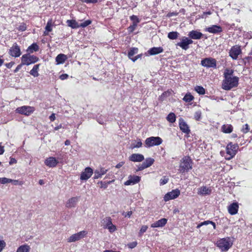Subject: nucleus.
<instances>
[{"mask_svg": "<svg viewBox=\"0 0 252 252\" xmlns=\"http://www.w3.org/2000/svg\"><path fill=\"white\" fill-rule=\"evenodd\" d=\"M201 112L200 111H197L194 113V117L196 121H199L201 117Z\"/></svg>", "mask_w": 252, "mask_h": 252, "instance_id": "c03bdc74", "label": "nucleus"}, {"mask_svg": "<svg viewBox=\"0 0 252 252\" xmlns=\"http://www.w3.org/2000/svg\"><path fill=\"white\" fill-rule=\"evenodd\" d=\"M87 234V231L83 230L70 236L67 239L68 242H74L83 238Z\"/></svg>", "mask_w": 252, "mask_h": 252, "instance_id": "9d476101", "label": "nucleus"}, {"mask_svg": "<svg viewBox=\"0 0 252 252\" xmlns=\"http://www.w3.org/2000/svg\"><path fill=\"white\" fill-rule=\"evenodd\" d=\"M241 52L240 46L236 45L232 47L230 50L229 55L233 59L236 60Z\"/></svg>", "mask_w": 252, "mask_h": 252, "instance_id": "2eb2a0df", "label": "nucleus"}, {"mask_svg": "<svg viewBox=\"0 0 252 252\" xmlns=\"http://www.w3.org/2000/svg\"><path fill=\"white\" fill-rule=\"evenodd\" d=\"M82 2H86L87 3H95L97 2V0H79Z\"/></svg>", "mask_w": 252, "mask_h": 252, "instance_id": "603ef678", "label": "nucleus"}, {"mask_svg": "<svg viewBox=\"0 0 252 252\" xmlns=\"http://www.w3.org/2000/svg\"><path fill=\"white\" fill-rule=\"evenodd\" d=\"M217 245L222 251H227L232 246V243L229 237L220 239L217 242Z\"/></svg>", "mask_w": 252, "mask_h": 252, "instance_id": "7ed1b4c3", "label": "nucleus"}, {"mask_svg": "<svg viewBox=\"0 0 252 252\" xmlns=\"http://www.w3.org/2000/svg\"><path fill=\"white\" fill-rule=\"evenodd\" d=\"M68 77V75L67 74H63L60 76V78L62 80H65L67 79Z\"/></svg>", "mask_w": 252, "mask_h": 252, "instance_id": "bf43d9fd", "label": "nucleus"}, {"mask_svg": "<svg viewBox=\"0 0 252 252\" xmlns=\"http://www.w3.org/2000/svg\"><path fill=\"white\" fill-rule=\"evenodd\" d=\"M154 159L152 158H147L143 162L145 167L148 168L151 166L154 162Z\"/></svg>", "mask_w": 252, "mask_h": 252, "instance_id": "f704fd0d", "label": "nucleus"}, {"mask_svg": "<svg viewBox=\"0 0 252 252\" xmlns=\"http://www.w3.org/2000/svg\"><path fill=\"white\" fill-rule=\"evenodd\" d=\"M169 180V179L168 177L166 176L163 177L160 180V185H164L166 184Z\"/></svg>", "mask_w": 252, "mask_h": 252, "instance_id": "49530a36", "label": "nucleus"}, {"mask_svg": "<svg viewBox=\"0 0 252 252\" xmlns=\"http://www.w3.org/2000/svg\"><path fill=\"white\" fill-rule=\"evenodd\" d=\"M92 23L91 20H86L84 22L80 24V27L85 28L90 25Z\"/></svg>", "mask_w": 252, "mask_h": 252, "instance_id": "de8ad7c7", "label": "nucleus"}, {"mask_svg": "<svg viewBox=\"0 0 252 252\" xmlns=\"http://www.w3.org/2000/svg\"><path fill=\"white\" fill-rule=\"evenodd\" d=\"M147 229H148V226L147 225H143V226H142V227H141V229L140 230L139 233L140 234H142L143 233H144L146 231Z\"/></svg>", "mask_w": 252, "mask_h": 252, "instance_id": "864d4df0", "label": "nucleus"}, {"mask_svg": "<svg viewBox=\"0 0 252 252\" xmlns=\"http://www.w3.org/2000/svg\"><path fill=\"white\" fill-rule=\"evenodd\" d=\"M5 246V243L4 241H0V252L2 250Z\"/></svg>", "mask_w": 252, "mask_h": 252, "instance_id": "13d9d810", "label": "nucleus"}, {"mask_svg": "<svg viewBox=\"0 0 252 252\" xmlns=\"http://www.w3.org/2000/svg\"><path fill=\"white\" fill-rule=\"evenodd\" d=\"M137 243L136 242H132L131 243L128 244L127 246L129 248L133 249L137 246Z\"/></svg>", "mask_w": 252, "mask_h": 252, "instance_id": "5fc2aeb1", "label": "nucleus"}, {"mask_svg": "<svg viewBox=\"0 0 252 252\" xmlns=\"http://www.w3.org/2000/svg\"><path fill=\"white\" fill-rule=\"evenodd\" d=\"M239 78L237 77H226L223 81L222 88L225 90H230L236 87L238 84Z\"/></svg>", "mask_w": 252, "mask_h": 252, "instance_id": "f257e3e1", "label": "nucleus"}, {"mask_svg": "<svg viewBox=\"0 0 252 252\" xmlns=\"http://www.w3.org/2000/svg\"><path fill=\"white\" fill-rule=\"evenodd\" d=\"M201 64L207 68H216L217 66L216 60L212 58H206L201 61Z\"/></svg>", "mask_w": 252, "mask_h": 252, "instance_id": "0eeeda50", "label": "nucleus"}, {"mask_svg": "<svg viewBox=\"0 0 252 252\" xmlns=\"http://www.w3.org/2000/svg\"><path fill=\"white\" fill-rule=\"evenodd\" d=\"M78 198L77 197H72L68 200L66 203V207L67 208H71L74 207L78 202Z\"/></svg>", "mask_w": 252, "mask_h": 252, "instance_id": "bb28decb", "label": "nucleus"}, {"mask_svg": "<svg viewBox=\"0 0 252 252\" xmlns=\"http://www.w3.org/2000/svg\"><path fill=\"white\" fill-rule=\"evenodd\" d=\"M192 168L191 159L189 157H185L181 160L180 171L184 173Z\"/></svg>", "mask_w": 252, "mask_h": 252, "instance_id": "f03ea898", "label": "nucleus"}, {"mask_svg": "<svg viewBox=\"0 0 252 252\" xmlns=\"http://www.w3.org/2000/svg\"><path fill=\"white\" fill-rule=\"evenodd\" d=\"M238 149V145L235 144H233L231 142L229 143L227 145L226 150L227 154L230 156V157L228 158L229 159H230L235 156L236 154Z\"/></svg>", "mask_w": 252, "mask_h": 252, "instance_id": "1a4fd4ad", "label": "nucleus"}, {"mask_svg": "<svg viewBox=\"0 0 252 252\" xmlns=\"http://www.w3.org/2000/svg\"><path fill=\"white\" fill-rule=\"evenodd\" d=\"M189 36L191 39H200L203 36V34L197 31L192 30L189 33Z\"/></svg>", "mask_w": 252, "mask_h": 252, "instance_id": "393cba45", "label": "nucleus"}, {"mask_svg": "<svg viewBox=\"0 0 252 252\" xmlns=\"http://www.w3.org/2000/svg\"><path fill=\"white\" fill-rule=\"evenodd\" d=\"M179 127L183 132L186 134L189 133L190 129L189 127L182 118L179 119Z\"/></svg>", "mask_w": 252, "mask_h": 252, "instance_id": "f3484780", "label": "nucleus"}, {"mask_svg": "<svg viewBox=\"0 0 252 252\" xmlns=\"http://www.w3.org/2000/svg\"><path fill=\"white\" fill-rule=\"evenodd\" d=\"M166 119L169 122H170L171 123H173L176 121V116L174 113H170L168 115V116L166 118Z\"/></svg>", "mask_w": 252, "mask_h": 252, "instance_id": "e433bc0d", "label": "nucleus"}, {"mask_svg": "<svg viewBox=\"0 0 252 252\" xmlns=\"http://www.w3.org/2000/svg\"><path fill=\"white\" fill-rule=\"evenodd\" d=\"M137 25V24L133 23H132V25H130V26L128 28V32H133L135 30V28H136V27Z\"/></svg>", "mask_w": 252, "mask_h": 252, "instance_id": "8fccbe9b", "label": "nucleus"}, {"mask_svg": "<svg viewBox=\"0 0 252 252\" xmlns=\"http://www.w3.org/2000/svg\"><path fill=\"white\" fill-rule=\"evenodd\" d=\"M142 143L141 142L140 139H139L137 141H135L134 143H133L131 144V149H134L136 148H140L142 146Z\"/></svg>", "mask_w": 252, "mask_h": 252, "instance_id": "ea45409f", "label": "nucleus"}, {"mask_svg": "<svg viewBox=\"0 0 252 252\" xmlns=\"http://www.w3.org/2000/svg\"><path fill=\"white\" fill-rule=\"evenodd\" d=\"M212 224V225L213 226L214 228V229L216 228V224H215V223L213 222V221H210V220H206V221H204L201 222V223L199 224L197 226V228H199L200 227H201L202 225H207V224Z\"/></svg>", "mask_w": 252, "mask_h": 252, "instance_id": "58836bf2", "label": "nucleus"}, {"mask_svg": "<svg viewBox=\"0 0 252 252\" xmlns=\"http://www.w3.org/2000/svg\"><path fill=\"white\" fill-rule=\"evenodd\" d=\"M15 111L16 113L29 116L33 112L34 108L29 106H23L17 108Z\"/></svg>", "mask_w": 252, "mask_h": 252, "instance_id": "6e6552de", "label": "nucleus"}, {"mask_svg": "<svg viewBox=\"0 0 252 252\" xmlns=\"http://www.w3.org/2000/svg\"><path fill=\"white\" fill-rule=\"evenodd\" d=\"M130 19L131 21H133V23L138 24L139 22V20L138 18L135 15H132L130 17Z\"/></svg>", "mask_w": 252, "mask_h": 252, "instance_id": "09e8293b", "label": "nucleus"}, {"mask_svg": "<svg viewBox=\"0 0 252 252\" xmlns=\"http://www.w3.org/2000/svg\"><path fill=\"white\" fill-rule=\"evenodd\" d=\"M14 64V63L13 62H11L9 63H7L5 64L6 66L8 68H10L12 67V66Z\"/></svg>", "mask_w": 252, "mask_h": 252, "instance_id": "e2e57ef3", "label": "nucleus"}, {"mask_svg": "<svg viewBox=\"0 0 252 252\" xmlns=\"http://www.w3.org/2000/svg\"><path fill=\"white\" fill-rule=\"evenodd\" d=\"M180 194V191L178 189H174L165 195L164 197V200L165 201H167L171 199H175L179 196Z\"/></svg>", "mask_w": 252, "mask_h": 252, "instance_id": "ddd939ff", "label": "nucleus"}, {"mask_svg": "<svg viewBox=\"0 0 252 252\" xmlns=\"http://www.w3.org/2000/svg\"><path fill=\"white\" fill-rule=\"evenodd\" d=\"M67 56L63 54H59L56 58V62L58 64L63 63L67 60Z\"/></svg>", "mask_w": 252, "mask_h": 252, "instance_id": "cd10ccee", "label": "nucleus"}, {"mask_svg": "<svg viewBox=\"0 0 252 252\" xmlns=\"http://www.w3.org/2000/svg\"><path fill=\"white\" fill-rule=\"evenodd\" d=\"M4 152V147L1 146V143H0V155H2Z\"/></svg>", "mask_w": 252, "mask_h": 252, "instance_id": "69168bd1", "label": "nucleus"}, {"mask_svg": "<svg viewBox=\"0 0 252 252\" xmlns=\"http://www.w3.org/2000/svg\"><path fill=\"white\" fill-rule=\"evenodd\" d=\"M222 131L225 133H230L232 131L233 127L230 125H223L221 127Z\"/></svg>", "mask_w": 252, "mask_h": 252, "instance_id": "c756f323", "label": "nucleus"}, {"mask_svg": "<svg viewBox=\"0 0 252 252\" xmlns=\"http://www.w3.org/2000/svg\"><path fill=\"white\" fill-rule=\"evenodd\" d=\"M19 30L21 31H24L26 30V26L25 24L20 25L19 27Z\"/></svg>", "mask_w": 252, "mask_h": 252, "instance_id": "680f3d73", "label": "nucleus"}, {"mask_svg": "<svg viewBox=\"0 0 252 252\" xmlns=\"http://www.w3.org/2000/svg\"><path fill=\"white\" fill-rule=\"evenodd\" d=\"M144 159V156L140 154H132L129 157V160L133 162H141Z\"/></svg>", "mask_w": 252, "mask_h": 252, "instance_id": "a211bd4d", "label": "nucleus"}, {"mask_svg": "<svg viewBox=\"0 0 252 252\" xmlns=\"http://www.w3.org/2000/svg\"><path fill=\"white\" fill-rule=\"evenodd\" d=\"M38 61V58L29 54L23 55L21 57V62L24 65H29Z\"/></svg>", "mask_w": 252, "mask_h": 252, "instance_id": "39448f33", "label": "nucleus"}, {"mask_svg": "<svg viewBox=\"0 0 252 252\" xmlns=\"http://www.w3.org/2000/svg\"><path fill=\"white\" fill-rule=\"evenodd\" d=\"M124 164V162H120V163H118L116 166V167L117 168H120L121 167H122L123 165Z\"/></svg>", "mask_w": 252, "mask_h": 252, "instance_id": "774afa93", "label": "nucleus"}, {"mask_svg": "<svg viewBox=\"0 0 252 252\" xmlns=\"http://www.w3.org/2000/svg\"><path fill=\"white\" fill-rule=\"evenodd\" d=\"M39 50V47L37 45L36 43H32L31 45H30L27 51L29 52L30 53H33L34 51H37Z\"/></svg>", "mask_w": 252, "mask_h": 252, "instance_id": "72a5a7b5", "label": "nucleus"}, {"mask_svg": "<svg viewBox=\"0 0 252 252\" xmlns=\"http://www.w3.org/2000/svg\"><path fill=\"white\" fill-rule=\"evenodd\" d=\"M24 64H22V63L21 62V64H19L17 67L16 68H15V69L14 70V72L15 73L16 72H17L22 67V65H23Z\"/></svg>", "mask_w": 252, "mask_h": 252, "instance_id": "052dcab7", "label": "nucleus"}, {"mask_svg": "<svg viewBox=\"0 0 252 252\" xmlns=\"http://www.w3.org/2000/svg\"><path fill=\"white\" fill-rule=\"evenodd\" d=\"M233 73V71L232 70H229V69H226L225 70V72L224 73V78H225L226 77H232L231 76L232 75Z\"/></svg>", "mask_w": 252, "mask_h": 252, "instance_id": "37998d69", "label": "nucleus"}, {"mask_svg": "<svg viewBox=\"0 0 252 252\" xmlns=\"http://www.w3.org/2000/svg\"><path fill=\"white\" fill-rule=\"evenodd\" d=\"M162 142V139L159 137L152 136L147 138L145 140V144L147 147H151L154 146H158Z\"/></svg>", "mask_w": 252, "mask_h": 252, "instance_id": "423d86ee", "label": "nucleus"}, {"mask_svg": "<svg viewBox=\"0 0 252 252\" xmlns=\"http://www.w3.org/2000/svg\"><path fill=\"white\" fill-rule=\"evenodd\" d=\"M163 49L161 47H153L150 48L148 51V53L150 55L153 56L163 52Z\"/></svg>", "mask_w": 252, "mask_h": 252, "instance_id": "a878e982", "label": "nucleus"}, {"mask_svg": "<svg viewBox=\"0 0 252 252\" xmlns=\"http://www.w3.org/2000/svg\"><path fill=\"white\" fill-rule=\"evenodd\" d=\"M10 179H8L7 178H0V183L2 184H5L7 183H10Z\"/></svg>", "mask_w": 252, "mask_h": 252, "instance_id": "a18cd8bd", "label": "nucleus"}, {"mask_svg": "<svg viewBox=\"0 0 252 252\" xmlns=\"http://www.w3.org/2000/svg\"><path fill=\"white\" fill-rule=\"evenodd\" d=\"M145 168H146V167H145V166L142 163L141 164H140V165H139L138 166V168L136 170V172H138V171H139L143 170V169H144Z\"/></svg>", "mask_w": 252, "mask_h": 252, "instance_id": "4d7b16f0", "label": "nucleus"}, {"mask_svg": "<svg viewBox=\"0 0 252 252\" xmlns=\"http://www.w3.org/2000/svg\"><path fill=\"white\" fill-rule=\"evenodd\" d=\"M195 90L200 94H204L205 93V89L201 86H196L195 88Z\"/></svg>", "mask_w": 252, "mask_h": 252, "instance_id": "a19ab883", "label": "nucleus"}, {"mask_svg": "<svg viewBox=\"0 0 252 252\" xmlns=\"http://www.w3.org/2000/svg\"><path fill=\"white\" fill-rule=\"evenodd\" d=\"M193 41L191 39H189L186 37H183L181 41L176 44V46L180 47L183 50H187L189 49V45L191 44Z\"/></svg>", "mask_w": 252, "mask_h": 252, "instance_id": "9b49d317", "label": "nucleus"}, {"mask_svg": "<svg viewBox=\"0 0 252 252\" xmlns=\"http://www.w3.org/2000/svg\"><path fill=\"white\" fill-rule=\"evenodd\" d=\"M31 249L30 247L28 245H23L20 246L16 252H29Z\"/></svg>", "mask_w": 252, "mask_h": 252, "instance_id": "473e14b6", "label": "nucleus"}, {"mask_svg": "<svg viewBox=\"0 0 252 252\" xmlns=\"http://www.w3.org/2000/svg\"><path fill=\"white\" fill-rule=\"evenodd\" d=\"M179 35V33L177 32H171L168 33V37L172 40L177 39Z\"/></svg>", "mask_w": 252, "mask_h": 252, "instance_id": "c9c22d12", "label": "nucleus"}, {"mask_svg": "<svg viewBox=\"0 0 252 252\" xmlns=\"http://www.w3.org/2000/svg\"><path fill=\"white\" fill-rule=\"evenodd\" d=\"M205 31L210 33H218L222 32V28L220 26L212 25L211 27L207 28Z\"/></svg>", "mask_w": 252, "mask_h": 252, "instance_id": "4be33fe9", "label": "nucleus"}, {"mask_svg": "<svg viewBox=\"0 0 252 252\" xmlns=\"http://www.w3.org/2000/svg\"><path fill=\"white\" fill-rule=\"evenodd\" d=\"M239 208L238 204L237 202L233 203L228 207V211L230 214L233 215L237 213Z\"/></svg>", "mask_w": 252, "mask_h": 252, "instance_id": "b1692460", "label": "nucleus"}, {"mask_svg": "<svg viewBox=\"0 0 252 252\" xmlns=\"http://www.w3.org/2000/svg\"><path fill=\"white\" fill-rule=\"evenodd\" d=\"M142 56V54H139L137 56H136L134 58H133V59H132V61L134 62H135L137 60H138L139 58H141Z\"/></svg>", "mask_w": 252, "mask_h": 252, "instance_id": "0e129e2a", "label": "nucleus"}, {"mask_svg": "<svg viewBox=\"0 0 252 252\" xmlns=\"http://www.w3.org/2000/svg\"><path fill=\"white\" fill-rule=\"evenodd\" d=\"M49 119L51 121L53 122L55 121L56 119L55 115V114L53 113L51 114V115L49 117Z\"/></svg>", "mask_w": 252, "mask_h": 252, "instance_id": "338daca9", "label": "nucleus"}, {"mask_svg": "<svg viewBox=\"0 0 252 252\" xmlns=\"http://www.w3.org/2000/svg\"><path fill=\"white\" fill-rule=\"evenodd\" d=\"M9 54L12 57H18L21 54V50L17 43H14L10 48Z\"/></svg>", "mask_w": 252, "mask_h": 252, "instance_id": "4468645a", "label": "nucleus"}, {"mask_svg": "<svg viewBox=\"0 0 252 252\" xmlns=\"http://www.w3.org/2000/svg\"><path fill=\"white\" fill-rule=\"evenodd\" d=\"M10 183L13 184L14 185H22L21 182H19L18 180L10 179Z\"/></svg>", "mask_w": 252, "mask_h": 252, "instance_id": "6e6d98bb", "label": "nucleus"}, {"mask_svg": "<svg viewBox=\"0 0 252 252\" xmlns=\"http://www.w3.org/2000/svg\"><path fill=\"white\" fill-rule=\"evenodd\" d=\"M101 222L103 227L105 229H108L110 233H113L117 230L116 225L112 223V219L110 217L104 218Z\"/></svg>", "mask_w": 252, "mask_h": 252, "instance_id": "20e7f679", "label": "nucleus"}, {"mask_svg": "<svg viewBox=\"0 0 252 252\" xmlns=\"http://www.w3.org/2000/svg\"><path fill=\"white\" fill-rule=\"evenodd\" d=\"M241 130L244 133H247L249 131V125L248 124L244 125Z\"/></svg>", "mask_w": 252, "mask_h": 252, "instance_id": "3c124183", "label": "nucleus"}, {"mask_svg": "<svg viewBox=\"0 0 252 252\" xmlns=\"http://www.w3.org/2000/svg\"><path fill=\"white\" fill-rule=\"evenodd\" d=\"M39 64L34 65L32 68V69L30 71V73L31 75H32L34 77H37L39 75L38 73Z\"/></svg>", "mask_w": 252, "mask_h": 252, "instance_id": "7c9ffc66", "label": "nucleus"}, {"mask_svg": "<svg viewBox=\"0 0 252 252\" xmlns=\"http://www.w3.org/2000/svg\"><path fill=\"white\" fill-rule=\"evenodd\" d=\"M52 20H50L47 22V23L45 27V31L44 32V35H47L48 34V32L52 31Z\"/></svg>", "mask_w": 252, "mask_h": 252, "instance_id": "2f4dec72", "label": "nucleus"}, {"mask_svg": "<svg viewBox=\"0 0 252 252\" xmlns=\"http://www.w3.org/2000/svg\"><path fill=\"white\" fill-rule=\"evenodd\" d=\"M140 181V177L136 175H130L128 177V180L125 182L126 186L134 185L138 183Z\"/></svg>", "mask_w": 252, "mask_h": 252, "instance_id": "dca6fc26", "label": "nucleus"}, {"mask_svg": "<svg viewBox=\"0 0 252 252\" xmlns=\"http://www.w3.org/2000/svg\"><path fill=\"white\" fill-rule=\"evenodd\" d=\"M58 163V161L56 158L52 157L47 158L45 161V164L49 167H55Z\"/></svg>", "mask_w": 252, "mask_h": 252, "instance_id": "5701e85b", "label": "nucleus"}, {"mask_svg": "<svg viewBox=\"0 0 252 252\" xmlns=\"http://www.w3.org/2000/svg\"><path fill=\"white\" fill-rule=\"evenodd\" d=\"M211 189L206 186H202L197 189L198 194L202 195H209L211 193Z\"/></svg>", "mask_w": 252, "mask_h": 252, "instance_id": "6ab92c4d", "label": "nucleus"}, {"mask_svg": "<svg viewBox=\"0 0 252 252\" xmlns=\"http://www.w3.org/2000/svg\"><path fill=\"white\" fill-rule=\"evenodd\" d=\"M137 52H138V48H131L128 53V58L132 60V59H133V58H132L133 57V56L134 54L137 53Z\"/></svg>", "mask_w": 252, "mask_h": 252, "instance_id": "4c0bfd02", "label": "nucleus"}, {"mask_svg": "<svg viewBox=\"0 0 252 252\" xmlns=\"http://www.w3.org/2000/svg\"><path fill=\"white\" fill-rule=\"evenodd\" d=\"M66 23L68 27H70L72 29H77L80 28V24H79L75 20H67Z\"/></svg>", "mask_w": 252, "mask_h": 252, "instance_id": "c85d7f7f", "label": "nucleus"}, {"mask_svg": "<svg viewBox=\"0 0 252 252\" xmlns=\"http://www.w3.org/2000/svg\"><path fill=\"white\" fill-rule=\"evenodd\" d=\"M93 172V170L92 168L90 167H86L80 175V180L83 181L87 180L92 176Z\"/></svg>", "mask_w": 252, "mask_h": 252, "instance_id": "f8f14e48", "label": "nucleus"}, {"mask_svg": "<svg viewBox=\"0 0 252 252\" xmlns=\"http://www.w3.org/2000/svg\"><path fill=\"white\" fill-rule=\"evenodd\" d=\"M193 99V96L190 94H186L183 98L186 102H190Z\"/></svg>", "mask_w": 252, "mask_h": 252, "instance_id": "79ce46f5", "label": "nucleus"}, {"mask_svg": "<svg viewBox=\"0 0 252 252\" xmlns=\"http://www.w3.org/2000/svg\"><path fill=\"white\" fill-rule=\"evenodd\" d=\"M167 220L166 219L162 218L151 224V227L153 228L162 227L167 223Z\"/></svg>", "mask_w": 252, "mask_h": 252, "instance_id": "412c9836", "label": "nucleus"}, {"mask_svg": "<svg viewBox=\"0 0 252 252\" xmlns=\"http://www.w3.org/2000/svg\"><path fill=\"white\" fill-rule=\"evenodd\" d=\"M107 169L103 167H101L99 169H96L94 172V179L101 178L103 175L105 174L107 172Z\"/></svg>", "mask_w": 252, "mask_h": 252, "instance_id": "aec40b11", "label": "nucleus"}]
</instances>
